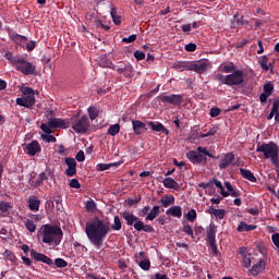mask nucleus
I'll list each match as a JSON object with an SVG mask.
<instances>
[{"label": "nucleus", "instance_id": "f3484780", "mask_svg": "<svg viewBox=\"0 0 279 279\" xmlns=\"http://www.w3.org/2000/svg\"><path fill=\"white\" fill-rule=\"evenodd\" d=\"M31 257L37 263H45V265H53V259L43 253H38L34 250L31 251Z\"/></svg>", "mask_w": 279, "mask_h": 279}, {"label": "nucleus", "instance_id": "ea45409f", "mask_svg": "<svg viewBox=\"0 0 279 279\" xmlns=\"http://www.w3.org/2000/svg\"><path fill=\"white\" fill-rule=\"evenodd\" d=\"M197 154H201V156H208V158H215V156H213V153L208 151L207 148H204L202 146H198L197 148Z\"/></svg>", "mask_w": 279, "mask_h": 279}, {"label": "nucleus", "instance_id": "dca6fc26", "mask_svg": "<svg viewBox=\"0 0 279 279\" xmlns=\"http://www.w3.org/2000/svg\"><path fill=\"white\" fill-rule=\"evenodd\" d=\"M24 149L26 154H28V156H36V154H40V151H43V148L40 147V143H38V141L36 140L26 144Z\"/></svg>", "mask_w": 279, "mask_h": 279}, {"label": "nucleus", "instance_id": "aec40b11", "mask_svg": "<svg viewBox=\"0 0 279 279\" xmlns=\"http://www.w3.org/2000/svg\"><path fill=\"white\" fill-rule=\"evenodd\" d=\"M65 163L68 166L65 170L66 175H75L77 173V161H75V158L66 157Z\"/></svg>", "mask_w": 279, "mask_h": 279}, {"label": "nucleus", "instance_id": "49530a36", "mask_svg": "<svg viewBox=\"0 0 279 279\" xmlns=\"http://www.w3.org/2000/svg\"><path fill=\"white\" fill-rule=\"evenodd\" d=\"M185 217L187 221H191L193 223L195 219H197V211H195V209H191Z\"/></svg>", "mask_w": 279, "mask_h": 279}, {"label": "nucleus", "instance_id": "2eb2a0df", "mask_svg": "<svg viewBox=\"0 0 279 279\" xmlns=\"http://www.w3.org/2000/svg\"><path fill=\"white\" fill-rule=\"evenodd\" d=\"M17 106H22L23 108H32L36 104L35 94H31L29 96H24L23 98H16Z\"/></svg>", "mask_w": 279, "mask_h": 279}, {"label": "nucleus", "instance_id": "423d86ee", "mask_svg": "<svg viewBox=\"0 0 279 279\" xmlns=\"http://www.w3.org/2000/svg\"><path fill=\"white\" fill-rule=\"evenodd\" d=\"M70 128L77 134H86L90 128V120H88V116H83L82 118L74 116L70 119Z\"/></svg>", "mask_w": 279, "mask_h": 279}, {"label": "nucleus", "instance_id": "7ed1b4c3", "mask_svg": "<svg viewBox=\"0 0 279 279\" xmlns=\"http://www.w3.org/2000/svg\"><path fill=\"white\" fill-rule=\"evenodd\" d=\"M216 80L220 86L223 84L226 86H243L245 84V73H243V70H235L228 75L217 74Z\"/></svg>", "mask_w": 279, "mask_h": 279}, {"label": "nucleus", "instance_id": "0eeeda50", "mask_svg": "<svg viewBox=\"0 0 279 279\" xmlns=\"http://www.w3.org/2000/svg\"><path fill=\"white\" fill-rule=\"evenodd\" d=\"M13 66H15L16 71L23 73V75H38V72H36V65H33L32 62H28L24 58L14 60Z\"/></svg>", "mask_w": 279, "mask_h": 279}, {"label": "nucleus", "instance_id": "9b49d317", "mask_svg": "<svg viewBox=\"0 0 279 279\" xmlns=\"http://www.w3.org/2000/svg\"><path fill=\"white\" fill-rule=\"evenodd\" d=\"M207 232V243L210 245L213 252H217V241H216V234H217V226H215L214 222H210V225L206 229Z\"/></svg>", "mask_w": 279, "mask_h": 279}, {"label": "nucleus", "instance_id": "8fccbe9b", "mask_svg": "<svg viewBox=\"0 0 279 279\" xmlns=\"http://www.w3.org/2000/svg\"><path fill=\"white\" fill-rule=\"evenodd\" d=\"M53 128H51V125H49V123H41L40 124V130L43 132H45V134H51Z\"/></svg>", "mask_w": 279, "mask_h": 279}, {"label": "nucleus", "instance_id": "3c124183", "mask_svg": "<svg viewBox=\"0 0 279 279\" xmlns=\"http://www.w3.org/2000/svg\"><path fill=\"white\" fill-rule=\"evenodd\" d=\"M54 264L57 267H59L60 269L66 267L69 265V263H66V260L62 259V258H57L54 260Z\"/></svg>", "mask_w": 279, "mask_h": 279}, {"label": "nucleus", "instance_id": "20e7f679", "mask_svg": "<svg viewBox=\"0 0 279 279\" xmlns=\"http://www.w3.org/2000/svg\"><path fill=\"white\" fill-rule=\"evenodd\" d=\"M256 151L264 154V158L266 159L270 158L271 163L279 175L278 145L274 142H269L268 144H258Z\"/></svg>", "mask_w": 279, "mask_h": 279}, {"label": "nucleus", "instance_id": "603ef678", "mask_svg": "<svg viewBox=\"0 0 279 279\" xmlns=\"http://www.w3.org/2000/svg\"><path fill=\"white\" fill-rule=\"evenodd\" d=\"M209 114L213 119H215V117H219V114H221V109L218 107H213L209 111Z\"/></svg>", "mask_w": 279, "mask_h": 279}, {"label": "nucleus", "instance_id": "4468645a", "mask_svg": "<svg viewBox=\"0 0 279 279\" xmlns=\"http://www.w3.org/2000/svg\"><path fill=\"white\" fill-rule=\"evenodd\" d=\"M186 158L190 160V162H193V165H199L202 162H207L208 158L202 154H198L195 150H190L186 153Z\"/></svg>", "mask_w": 279, "mask_h": 279}, {"label": "nucleus", "instance_id": "c756f323", "mask_svg": "<svg viewBox=\"0 0 279 279\" xmlns=\"http://www.w3.org/2000/svg\"><path fill=\"white\" fill-rule=\"evenodd\" d=\"M252 230H256V226L241 222L238 227V232H252Z\"/></svg>", "mask_w": 279, "mask_h": 279}, {"label": "nucleus", "instance_id": "a18cd8bd", "mask_svg": "<svg viewBox=\"0 0 279 279\" xmlns=\"http://www.w3.org/2000/svg\"><path fill=\"white\" fill-rule=\"evenodd\" d=\"M182 232H185L192 239H195V234L193 233V227L191 225H184L182 228Z\"/></svg>", "mask_w": 279, "mask_h": 279}, {"label": "nucleus", "instance_id": "a878e982", "mask_svg": "<svg viewBox=\"0 0 279 279\" xmlns=\"http://www.w3.org/2000/svg\"><path fill=\"white\" fill-rule=\"evenodd\" d=\"M28 208H31V210H39L40 199H37L36 196H31L28 198Z\"/></svg>", "mask_w": 279, "mask_h": 279}, {"label": "nucleus", "instance_id": "ddd939ff", "mask_svg": "<svg viewBox=\"0 0 279 279\" xmlns=\"http://www.w3.org/2000/svg\"><path fill=\"white\" fill-rule=\"evenodd\" d=\"M225 186L227 189L220 191V195H222V197H241V191H239L236 187L232 186V184L228 181L225 182Z\"/></svg>", "mask_w": 279, "mask_h": 279}, {"label": "nucleus", "instance_id": "4d7b16f0", "mask_svg": "<svg viewBox=\"0 0 279 279\" xmlns=\"http://www.w3.org/2000/svg\"><path fill=\"white\" fill-rule=\"evenodd\" d=\"M197 50V45L194 43H190L185 45V51L193 52Z\"/></svg>", "mask_w": 279, "mask_h": 279}, {"label": "nucleus", "instance_id": "cd10ccee", "mask_svg": "<svg viewBox=\"0 0 279 279\" xmlns=\"http://www.w3.org/2000/svg\"><path fill=\"white\" fill-rule=\"evenodd\" d=\"M163 185L166 186V189H174V191H178V189H180V184L171 178L165 179Z\"/></svg>", "mask_w": 279, "mask_h": 279}, {"label": "nucleus", "instance_id": "6ab92c4d", "mask_svg": "<svg viewBox=\"0 0 279 279\" xmlns=\"http://www.w3.org/2000/svg\"><path fill=\"white\" fill-rule=\"evenodd\" d=\"M146 125H148L153 132H162V134L169 136V130L160 122L148 121Z\"/></svg>", "mask_w": 279, "mask_h": 279}, {"label": "nucleus", "instance_id": "774afa93", "mask_svg": "<svg viewBox=\"0 0 279 279\" xmlns=\"http://www.w3.org/2000/svg\"><path fill=\"white\" fill-rule=\"evenodd\" d=\"M269 97H271L269 94L262 93V94L259 95V101H260L262 104H267V98H269Z\"/></svg>", "mask_w": 279, "mask_h": 279}, {"label": "nucleus", "instance_id": "412c9836", "mask_svg": "<svg viewBox=\"0 0 279 279\" xmlns=\"http://www.w3.org/2000/svg\"><path fill=\"white\" fill-rule=\"evenodd\" d=\"M9 37L12 40V43L17 45L19 47H25V45H27V37L26 36L20 35L17 33H10Z\"/></svg>", "mask_w": 279, "mask_h": 279}, {"label": "nucleus", "instance_id": "72a5a7b5", "mask_svg": "<svg viewBox=\"0 0 279 279\" xmlns=\"http://www.w3.org/2000/svg\"><path fill=\"white\" fill-rule=\"evenodd\" d=\"M267 62H269V58H267V56H262L259 58L258 63L263 71H269V65L267 64Z\"/></svg>", "mask_w": 279, "mask_h": 279}, {"label": "nucleus", "instance_id": "f8f14e48", "mask_svg": "<svg viewBox=\"0 0 279 279\" xmlns=\"http://www.w3.org/2000/svg\"><path fill=\"white\" fill-rule=\"evenodd\" d=\"M48 125L52 128V130H56L58 128L62 130H68V128H71V121L70 119H62V118H51L48 121Z\"/></svg>", "mask_w": 279, "mask_h": 279}, {"label": "nucleus", "instance_id": "e2e57ef3", "mask_svg": "<svg viewBox=\"0 0 279 279\" xmlns=\"http://www.w3.org/2000/svg\"><path fill=\"white\" fill-rule=\"evenodd\" d=\"M215 217L218 219H223L226 217V210L225 209H216Z\"/></svg>", "mask_w": 279, "mask_h": 279}, {"label": "nucleus", "instance_id": "09e8293b", "mask_svg": "<svg viewBox=\"0 0 279 279\" xmlns=\"http://www.w3.org/2000/svg\"><path fill=\"white\" fill-rule=\"evenodd\" d=\"M264 93H265L266 95H270V96H271V93H274V83L267 82V83L264 85Z\"/></svg>", "mask_w": 279, "mask_h": 279}, {"label": "nucleus", "instance_id": "79ce46f5", "mask_svg": "<svg viewBox=\"0 0 279 279\" xmlns=\"http://www.w3.org/2000/svg\"><path fill=\"white\" fill-rule=\"evenodd\" d=\"M217 126L211 128L207 133H201L199 138H208V136H215L217 134Z\"/></svg>", "mask_w": 279, "mask_h": 279}, {"label": "nucleus", "instance_id": "1a4fd4ad", "mask_svg": "<svg viewBox=\"0 0 279 279\" xmlns=\"http://www.w3.org/2000/svg\"><path fill=\"white\" fill-rule=\"evenodd\" d=\"M239 165V157L234 153H227L220 160L218 167L219 169H228V167H236Z\"/></svg>", "mask_w": 279, "mask_h": 279}, {"label": "nucleus", "instance_id": "69168bd1", "mask_svg": "<svg viewBox=\"0 0 279 279\" xmlns=\"http://www.w3.org/2000/svg\"><path fill=\"white\" fill-rule=\"evenodd\" d=\"M25 46L27 51H34L36 49V41H26Z\"/></svg>", "mask_w": 279, "mask_h": 279}, {"label": "nucleus", "instance_id": "5701e85b", "mask_svg": "<svg viewBox=\"0 0 279 279\" xmlns=\"http://www.w3.org/2000/svg\"><path fill=\"white\" fill-rule=\"evenodd\" d=\"M264 270H265V262L260 259L257 264L253 265L250 271L252 276H258Z\"/></svg>", "mask_w": 279, "mask_h": 279}, {"label": "nucleus", "instance_id": "58836bf2", "mask_svg": "<svg viewBox=\"0 0 279 279\" xmlns=\"http://www.w3.org/2000/svg\"><path fill=\"white\" fill-rule=\"evenodd\" d=\"M138 266L144 271H149V269H151V262H149V259H143L138 263Z\"/></svg>", "mask_w": 279, "mask_h": 279}, {"label": "nucleus", "instance_id": "a211bd4d", "mask_svg": "<svg viewBox=\"0 0 279 279\" xmlns=\"http://www.w3.org/2000/svg\"><path fill=\"white\" fill-rule=\"evenodd\" d=\"M133 132L136 136L145 134L147 130V123L142 122L141 120H132Z\"/></svg>", "mask_w": 279, "mask_h": 279}, {"label": "nucleus", "instance_id": "338daca9", "mask_svg": "<svg viewBox=\"0 0 279 279\" xmlns=\"http://www.w3.org/2000/svg\"><path fill=\"white\" fill-rule=\"evenodd\" d=\"M138 202H141V197L135 198V199H132V198L126 199L128 206H136V204H138Z\"/></svg>", "mask_w": 279, "mask_h": 279}, {"label": "nucleus", "instance_id": "5fc2aeb1", "mask_svg": "<svg viewBox=\"0 0 279 279\" xmlns=\"http://www.w3.org/2000/svg\"><path fill=\"white\" fill-rule=\"evenodd\" d=\"M134 58L137 60V62H141V60H145V52L136 50L134 52Z\"/></svg>", "mask_w": 279, "mask_h": 279}, {"label": "nucleus", "instance_id": "c03bdc74", "mask_svg": "<svg viewBox=\"0 0 279 279\" xmlns=\"http://www.w3.org/2000/svg\"><path fill=\"white\" fill-rule=\"evenodd\" d=\"M41 140L45 143H57V138L56 136L51 135V134H41Z\"/></svg>", "mask_w": 279, "mask_h": 279}, {"label": "nucleus", "instance_id": "39448f33", "mask_svg": "<svg viewBox=\"0 0 279 279\" xmlns=\"http://www.w3.org/2000/svg\"><path fill=\"white\" fill-rule=\"evenodd\" d=\"M120 215L124 221H126V226H133L137 232H154V227L145 225V222H143V220L136 217L133 213L125 210Z\"/></svg>", "mask_w": 279, "mask_h": 279}, {"label": "nucleus", "instance_id": "de8ad7c7", "mask_svg": "<svg viewBox=\"0 0 279 279\" xmlns=\"http://www.w3.org/2000/svg\"><path fill=\"white\" fill-rule=\"evenodd\" d=\"M86 210L88 213H95L97 210V204H95V201H88L86 203Z\"/></svg>", "mask_w": 279, "mask_h": 279}, {"label": "nucleus", "instance_id": "a19ab883", "mask_svg": "<svg viewBox=\"0 0 279 279\" xmlns=\"http://www.w3.org/2000/svg\"><path fill=\"white\" fill-rule=\"evenodd\" d=\"M24 223L28 232H36V223L34 222V220L27 219Z\"/></svg>", "mask_w": 279, "mask_h": 279}, {"label": "nucleus", "instance_id": "f03ea898", "mask_svg": "<svg viewBox=\"0 0 279 279\" xmlns=\"http://www.w3.org/2000/svg\"><path fill=\"white\" fill-rule=\"evenodd\" d=\"M38 239H41L46 245H60L62 243V229L52 225H43L37 233Z\"/></svg>", "mask_w": 279, "mask_h": 279}, {"label": "nucleus", "instance_id": "bf43d9fd", "mask_svg": "<svg viewBox=\"0 0 279 279\" xmlns=\"http://www.w3.org/2000/svg\"><path fill=\"white\" fill-rule=\"evenodd\" d=\"M71 189H82V185L80 184V181L77 179H72L70 181Z\"/></svg>", "mask_w": 279, "mask_h": 279}, {"label": "nucleus", "instance_id": "052dcab7", "mask_svg": "<svg viewBox=\"0 0 279 279\" xmlns=\"http://www.w3.org/2000/svg\"><path fill=\"white\" fill-rule=\"evenodd\" d=\"M22 93H23L24 97H27L29 95H35L34 89L31 87H23Z\"/></svg>", "mask_w": 279, "mask_h": 279}, {"label": "nucleus", "instance_id": "0e129e2a", "mask_svg": "<svg viewBox=\"0 0 279 279\" xmlns=\"http://www.w3.org/2000/svg\"><path fill=\"white\" fill-rule=\"evenodd\" d=\"M271 241L274 245L279 250V233H275L271 235Z\"/></svg>", "mask_w": 279, "mask_h": 279}, {"label": "nucleus", "instance_id": "393cba45", "mask_svg": "<svg viewBox=\"0 0 279 279\" xmlns=\"http://www.w3.org/2000/svg\"><path fill=\"white\" fill-rule=\"evenodd\" d=\"M160 204L163 206V208H169V206H173V204H175V197L173 195L163 196L160 199Z\"/></svg>", "mask_w": 279, "mask_h": 279}, {"label": "nucleus", "instance_id": "f704fd0d", "mask_svg": "<svg viewBox=\"0 0 279 279\" xmlns=\"http://www.w3.org/2000/svg\"><path fill=\"white\" fill-rule=\"evenodd\" d=\"M4 258H7V260H10V263H12L13 265H16V255H14V253H12L11 251L7 250L3 253Z\"/></svg>", "mask_w": 279, "mask_h": 279}, {"label": "nucleus", "instance_id": "4be33fe9", "mask_svg": "<svg viewBox=\"0 0 279 279\" xmlns=\"http://www.w3.org/2000/svg\"><path fill=\"white\" fill-rule=\"evenodd\" d=\"M192 71L196 73H206L208 71V61H198L192 64Z\"/></svg>", "mask_w": 279, "mask_h": 279}, {"label": "nucleus", "instance_id": "37998d69", "mask_svg": "<svg viewBox=\"0 0 279 279\" xmlns=\"http://www.w3.org/2000/svg\"><path fill=\"white\" fill-rule=\"evenodd\" d=\"M243 267L250 269L252 267V254H247L243 256Z\"/></svg>", "mask_w": 279, "mask_h": 279}, {"label": "nucleus", "instance_id": "2f4dec72", "mask_svg": "<svg viewBox=\"0 0 279 279\" xmlns=\"http://www.w3.org/2000/svg\"><path fill=\"white\" fill-rule=\"evenodd\" d=\"M119 132H121V125L113 124V125L109 126L107 134H109V136H117V134H119Z\"/></svg>", "mask_w": 279, "mask_h": 279}, {"label": "nucleus", "instance_id": "9d476101", "mask_svg": "<svg viewBox=\"0 0 279 279\" xmlns=\"http://www.w3.org/2000/svg\"><path fill=\"white\" fill-rule=\"evenodd\" d=\"M158 99L161 104H171V106H180L184 101V97L180 94L160 95Z\"/></svg>", "mask_w": 279, "mask_h": 279}, {"label": "nucleus", "instance_id": "7c9ffc66", "mask_svg": "<svg viewBox=\"0 0 279 279\" xmlns=\"http://www.w3.org/2000/svg\"><path fill=\"white\" fill-rule=\"evenodd\" d=\"M158 215H160V207L154 206L150 213L147 215L146 221H154Z\"/></svg>", "mask_w": 279, "mask_h": 279}, {"label": "nucleus", "instance_id": "6e6552de", "mask_svg": "<svg viewBox=\"0 0 279 279\" xmlns=\"http://www.w3.org/2000/svg\"><path fill=\"white\" fill-rule=\"evenodd\" d=\"M105 66L117 71L118 73H120V75H124V77H134V68L130 63L120 62L119 65H114V63L110 61L105 64Z\"/></svg>", "mask_w": 279, "mask_h": 279}, {"label": "nucleus", "instance_id": "680f3d73", "mask_svg": "<svg viewBox=\"0 0 279 279\" xmlns=\"http://www.w3.org/2000/svg\"><path fill=\"white\" fill-rule=\"evenodd\" d=\"M0 210L1 213H8L10 210V204L5 202L0 203Z\"/></svg>", "mask_w": 279, "mask_h": 279}, {"label": "nucleus", "instance_id": "f257e3e1", "mask_svg": "<svg viewBox=\"0 0 279 279\" xmlns=\"http://www.w3.org/2000/svg\"><path fill=\"white\" fill-rule=\"evenodd\" d=\"M121 228L122 223L119 216H114L111 227L110 219H101L96 217L94 220L86 222L85 233L87 234V239L90 241L92 245H94L97 250H101L104 239H106L108 232H110V230L119 231Z\"/></svg>", "mask_w": 279, "mask_h": 279}, {"label": "nucleus", "instance_id": "4c0bfd02", "mask_svg": "<svg viewBox=\"0 0 279 279\" xmlns=\"http://www.w3.org/2000/svg\"><path fill=\"white\" fill-rule=\"evenodd\" d=\"M234 71H236V65H234L232 62L221 66L222 73H234Z\"/></svg>", "mask_w": 279, "mask_h": 279}, {"label": "nucleus", "instance_id": "e433bc0d", "mask_svg": "<svg viewBox=\"0 0 279 279\" xmlns=\"http://www.w3.org/2000/svg\"><path fill=\"white\" fill-rule=\"evenodd\" d=\"M111 167H119V163L113 162V163H99L97 166L98 171H108Z\"/></svg>", "mask_w": 279, "mask_h": 279}, {"label": "nucleus", "instance_id": "473e14b6", "mask_svg": "<svg viewBox=\"0 0 279 279\" xmlns=\"http://www.w3.org/2000/svg\"><path fill=\"white\" fill-rule=\"evenodd\" d=\"M87 112H88L89 119L92 121H95V119H97V117H99V109H97V107H89L87 109Z\"/></svg>", "mask_w": 279, "mask_h": 279}, {"label": "nucleus", "instance_id": "b1692460", "mask_svg": "<svg viewBox=\"0 0 279 279\" xmlns=\"http://www.w3.org/2000/svg\"><path fill=\"white\" fill-rule=\"evenodd\" d=\"M166 215H171V217H177L178 219H180L182 217V207L180 206L170 207L166 211Z\"/></svg>", "mask_w": 279, "mask_h": 279}, {"label": "nucleus", "instance_id": "c85d7f7f", "mask_svg": "<svg viewBox=\"0 0 279 279\" xmlns=\"http://www.w3.org/2000/svg\"><path fill=\"white\" fill-rule=\"evenodd\" d=\"M243 25H250V21H245L243 16L231 22V27H233V29L243 27Z\"/></svg>", "mask_w": 279, "mask_h": 279}, {"label": "nucleus", "instance_id": "864d4df0", "mask_svg": "<svg viewBox=\"0 0 279 279\" xmlns=\"http://www.w3.org/2000/svg\"><path fill=\"white\" fill-rule=\"evenodd\" d=\"M137 38V35L136 34H133L129 37H124L122 38V43H125L126 45H130V43H134Z\"/></svg>", "mask_w": 279, "mask_h": 279}, {"label": "nucleus", "instance_id": "13d9d810", "mask_svg": "<svg viewBox=\"0 0 279 279\" xmlns=\"http://www.w3.org/2000/svg\"><path fill=\"white\" fill-rule=\"evenodd\" d=\"M96 26L101 27L105 32H110V26L104 24L101 20L96 21Z\"/></svg>", "mask_w": 279, "mask_h": 279}, {"label": "nucleus", "instance_id": "6e6d98bb", "mask_svg": "<svg viewBox=\"0 0 279 279\" xmlns=\"http://www.w3.org/2000/svg\"><path fill=\"white\" fill-rule=\"evenodd\" d=\"M75 160H77V162H84V160H86V155H84V150H80L76 154Z\"/></svg>", "mask_w": 279, "mask_h": 279}, {"label": "nucleus", "instance_id": "bb28decb", "mask_svg": "<svg viewBox=\"0 0 279 279\" xmlns=\"http://www.w3.org/2000/svg\"><path fill=\"white\" fill-rule=\"evenodd\" d=\"M45 180V177L43 175H32L28 180L31 186H40L43 184V181Z\"/></svg>", "mask_w": 279, "mask_h": 279}, {"label": "nucleus", "instance_id": "c9c22d12", "mask_svg": "<svg viewBox=\"0 0 279 279\" xmlns=\"http://www.w3.org/2000/svg\"><path fill=\"white\" fill-rule=\"evenodd\" d=\"M110 15L112 17V21L114 25H120L121 24V15L117 14V9L112 8L110 11Z\"/></svg>", "mask_w": 279, "mask_h": 279}]
</instances>
